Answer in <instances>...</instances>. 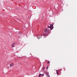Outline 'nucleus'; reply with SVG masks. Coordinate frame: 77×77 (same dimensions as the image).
Here are the masks:
<instances>
[{
	"mask_svg": "<svg viewBox=\"0 0 77 77\" xmlns=\"http://www.w3.org/2000/svg\"><path fill=\"white\" fill-rule=\"evenodd\" d=\"M41 36L40 37V36L37 35V38L38 39H40V38H42V35H41Z\"/></svg>",
	"mask_w": 77,
	"mask_h": 77,
	"instance_id": "nucleus-4",
	"label": "nucleus"
},
{
	"mask_svg": "<svg viewBox=\"0 0 77 77\" xmlns=\"http://www.w3.org/2000/svg\"><path fill=\"white\" fill-rule=\"evenodd\" d=\"M53 24H51L50 26H48V28H50V29H50L51 30H52L53 29Z\"/></svg>",
	"mask_w": 77,
	"mask_h": 77,
	"instance_id": "nucleus-1",
	"label": "nucleus"
},
{
	"mask_svg": "<svg viewBox=\"0 0 77 77\" xmlns=\"http://www.w3.org/2000/svg\"><path fill=\"white\" fill-rule=\"evenodd\" d=\"M41 76H44V74H41V73H40L39 74V77H41Z\"/></svg>",
	"mask_w": 77,
	"mask_h": 77,
	"instance_id": "nucleus-5",
	"label": "nucleus"
},
{
	"mask_svg": "<svg viewBox=\"0 0 77 77\" xmlns=\"http://www.w3.org/2000/svg\"><path fill=\"white\" fill-rule=\"evenodd\" d=\"M16 44H17V43H13L11 45V47H15V45H16Z\"/></svg>",
	"mask_w": 77,
	"mask_h": 77,
	"instance_id": "nucleus-2",
	"label": "nucleus"
},
{
	"mask_svg": "<svg viewBox=\"0 0 77 77\" xmlns=\"http://www.w3.org/2000/svg\"><path fill=\"white\" fill-rule=\"evenodd\" d=\"M44 73H45V74H46V75H48V72H47V71H44Z\"/></svg>",
	"mask_w": 77,
	"mask_h": 77,
	"instance_id": "nucleus-3",
	"label": "nucleus"
},
{
	"mask_svg": "<svg viewBox=\"0 0 77 77\" xmlns=\"http://www.w3.org/2000/svg\"><path fill=\"white\" fill-rule=\"evenodd\" d=\"M47 35V34H46L45 33L43 34V36H46V35Z\"/></svg>",
	"mask_w": 77,
	"mask_h": 77,
	"instance_id": "nucleus-7",
	"label": "nucleus"
},
{
	"mask_svg": "<svg viewBox=\"0 0 77 77\" xmlns=\"http://www.w3.org/2000/svg\"><path fill=\"white\" fill-rule=\"evenodd\" d=\"M47 63H50V61H47Z\"/></svg>",
	"mask_w": 77,
	"mask_h": 77,
	"instance_id": "nucleus-13",
	"label": "nucleus"
},
{
	"mask_svg": "<svg viewBox=\"0 0 77 77\" xmlns=\"http://www.w3.org/2000/svg\"><path fill=\"white\" fill-rule=\"evenodd\" d=\"M47 32H48V34H50V33H49V31H48H48H47Z\"/></svg>",
	"mask_w": 77,
	"mask_h": 77,
	"instance_id": "nucleus-12",
	"label": "nucleus"
},
{
	"mask_svg": "<svg viewBox=\"0 0 77 77\" xmlns=\"http://www.w3.org/2000/svg\"><path fill=\"white\" fill-rule=\"evenodd\" d=\"M48 67L47 66V67H46V69H48Z\"/></svg>",
	"mask_w": 77,
	"mask_h": 77,
	"instance_id": "nucleus-14",
	"label": "nucleus"
},
{
	"mask_svg": "<svg viewBox=\"0 0 77 77\" xmlns=\"http://www.w3.org/2000/svg\"><path fill=\"white\" fill-rule=\"evenodd\" d=\"M20 35H21V33H20L19 32V35H20Z\"/></svg>",
	"mask_w": 77,
	"mask_h": 77,
	"instance_id": "nucleus-15",
	"label": "nucleus"
},
{
	"mask_svg": "<svg viewBox=\"0 0 77 77\" xmlns=\"http://www.w3.org/2000/svg\"><path fill=\"white\" fill-rule=\"evenodd\" d=\"M10 66H13V63H12L10 65Z\"/></svg>",
	"mask_w": 77,
	"mask_h": 77,
	"instance_id": "nucleus-6",
	"label": "nucleus"
},
{
	"mask_svg": "<svg viewBox=\"0 0 77 77\" xmlns=\"http://www.w3.org/2000/svg\"><path fill=\"white\" fill-rule=\"evenodd\" d=\"M45 69V67H43V71H44Z\"/></svg>",
	"mask_w": 77,
	"mask_h": 77,
	"instance_id": "nucleus-11",
	"label": "nucleus"
},
{
	"mask_svg": "<svg viewBox=\"0 0 77 77\" xmlns=\"http://www.w3.org/2000/svg\"><path fill=\"white\" fill-rule=\"evenodd\" d=\"M47 29H45L44 30V32H47Z\"/></svg>",
	"mask_w": 77,
	"mask_h": 77,
	"instance_id": "nucleus-9",
	"label": "nucleus"
},
{
	"mask_svg": "<svg viewBox=\"0 0 77 77\" xmlns=\"http://www.w3.org/2000/svg\"><path fill=\"white\" fill-rule=\"evenodd\" d=\"M56 72H57V74H58V75H59V73H58V70H56Z\"/></svg>",
	"mask_w": 77,
	"mask_h": 77,
	"instance_id": "nucleus-8",
	"label": "nucleus"
},
{
	"mask_svg": "<svg viewBox=\"0 0 77 77\" xmlns=\"http://www.w3.org/2000/svg\"><path fill=\"white\" fill-rule=\"evenodd\" d=\"M47 77H50V75H49V73H48V74L47 75Z\"/></svg>",
	"mask_w": 77,
	"mask_h": 77,
	"instance_id": "nucleus-10",
	"label": "nucleus"
}]
</instances>
